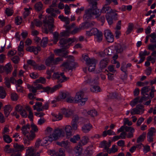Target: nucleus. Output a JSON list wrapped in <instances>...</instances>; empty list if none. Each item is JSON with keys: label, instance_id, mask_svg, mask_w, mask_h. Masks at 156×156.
<instances>
[{"label": "nucleus", "instance_id": "f704fd0d", "mask_svg": "<svg viewBox=\"0 0 156 156\" xmlns=\"http://www.w3.org/2000/svg\"><path fill=\"white\" fill-rule=\"evenodd\" d=\"M43 7V5L40 2H38L36 3L34 6V9L37 11H39L41 10Z\"/></svg>", "mask_w": 156, "mask_h": 156}, {"label": "nucleus", "instance_id": "6ab92c4d", "mask_svg": "<svg viewBox=\"0 0 156 156\" xmlns=\"http://www.w3.org/2000/svg\"><path fill=\"white\" fill-rule=\"evenodd\" d=\"M26 50L30 52H33L35 55H37L38 51L41 50V48L39 46L36 47L33 46H30L26 48Z\"/></svg>", "mask_w": 156, "mask_h": 156}, {"label": "nucleus", "instance_id": "3c124183", "mask_svg": "<svg viewBox=\"0 0 156 156\" xmlns=\"http://www.w3.org/2000/svg\"><path fill=\"white\" fill-rule=\"evenodd\" d=\"M80 139V137L79 135H76L74 136L73 137L71 138L70 139V141L73 143H75Z\"/></svg>", "mask_w": 156, "mask_h": 156}, {"label": "nucleus", "instance_id": "0e129e2a", "mask_svg": "<svg viewBox=\"0 0 156 156\" xmlns=\"http://www.w3.org/2000/svg\"><path fill=\"white\" fill-rule=\"evenodd\" d=\"M156 130L154 127H151L147 133L148 135L154 136V134L156 133Z\"/></svg>", "mask_w": 156, "mask_h": 156}, {"label": "nucleus", "instance_id": "8fccbe9b", "mask_svg": "<svg viewBox=\"0 0 156 156\" xmlns=\"http://www.w3.org/2000/svg\"><path fill=\"white\" fill-rule=\"evenodd\" d=\"M5 12L8 16H10L12 15L13 11L12 8H7L5 9Z\"/></svg>", "mask_w": 156, "mask_h": 156}, {"label": "nucleus", "instance_id": "79ce46f5", "mask_svg": "<svg viewBox=\"0 0 156 156\" xmlns=\"http://www.w3.org/2000/svg\"><path fill=\"white\" fill-rule=\"evenodd\" d=\"M89 140V138L88 136H84L82 137L80 143V144H82V145H84L86 144Z\"/></svg>", "mask_w": 156, "mask_h": 156}, {"label": "nucleus", "instance_id": "bf43d9fd", "mask_svg": "<svg viewBox=\"0 0 156 156\" xmlns=\"http://www.w3.org/2000/svg\"><path fill=\"white\" fill-rule=\"evenodd\" d=\"M11 98L12 100L15 101L18 100V96L16 93H13L11 94Z\"/></svg>", "mask_w": 156, "mask_h": 156}, {"label": "nucleus", "instance_id": "ddd939ff", "mask_svg": "<svg viewBox=\"0 0 156 156\" xmlns=\"http://www.w3.org/2000/svg\"><path fill=\"white\" fill-rule=\"evenodd\" d=\"M62 85L60 84L57 85L52 87H50L48 86L42 87V89L44 92H47L48 94H51L55 92L60 88L62 87Z\"/></svg>", "mask_w": 156, "mask_h": 156}, {"label": "nucleus", "instance_id": "de8ad7c7", "mask_svg": "<svg viewBox=\"0 0 156 156\" xmlns=\"http://www.w3.org/2000/svg\"><path fill=\"white\" fill-rule=\"evenodd\" d=\"M26 136L29 139V140H32L35 138L36 135L34 132L31 130L30 131V133L26 135Z\"/></svg>", "mask_w": 156, "mask_h": 156}, {"label": "nucleus", "instance_id": "c756f323", "mask_svg": "<svg viewBox=\"0 0 156 156\" xmlns=\"http://www.w3.org/2000/svg\"><path fill=\"white\" fill-rule=\"evenodd\" d=\"M83 112L84 113L86 112L87 114L90 115L92 117H94L97 115V112L94 109L90 110L88 111H87L86 110H84Z\"/></svg>", "mask_w": 156, "mask_h": 156}, {"label": "nucleus", "instance_id": "412c9836", "mask_svg": "<svg viewBox=\"0 0 156 156\" xmlns=\"http://www.w3.org/2000/svg\"><path fill=\"white\" fill-rule=\"evenodd\" d=\"M147 59V61H150L152 64H154L156 60V51L152 52L151 55L148 57Z\"/></svg>", "mask_w": 156, "mask_h": 156}, {"label": "nucleus", "instance_id": "72a5a7b5", "mask_svg": "<svg viewBox=\"0 0 156 156\" xmlns=\"http://www.w3.org/2000/svg\"><path fill=\"white\" fill-rule=\"evenodd\" d=\"M42 24L41 21L38 20H35L33 22H31L30 26L31 28H34V25L37 27H40L42 25Z\"/></svg>", "mask_w": 156, "mask_h": 156}, {"label": "nucleus", "instance_id": "774afa93", "mask_svg": "<svg viewBox=\"0 0 156 156\" xmlns=\"http://www.w3.org/2000/svg\"><path fill=\"white\" fill-rule=\"evenodd\" d=\"M150 36L152 38V40H150V41L152 43L156 42V35L155 33L151 34Z\"/></svg>", "mask_w": 156, "mask_h": 156}, {"label": "nucleus", "instance_id": "09e8293b", "mask_svg": "<svg viewBox=\"0 0 156 156\" xmlns=\"http://www.w3.org/2000/svg\"><path fill=\"white\" fill-rule=\"evenodd\" d=\"M53 42L54 44H56L58 41V39L59 35L58 33L55 32L53 33Z\"/></svg>", "mask_w": 156, "mask_h": 156}, {"label": "nucleus", "instance_id": "f3484780", "mask_svg": "<svg viewBox=\"0 0 156 156\" xmlns=\"http://www.w3.org/2000/svg\"><path fill=\"white\" fill-rule=\"evenodd\" d=\"M26 154L27 155L30 156H39L40 154L38 152H36V150L33 147H29L27 150Z\"/></svg>", "mask_w": 156, "mask_h": 156}, {"label": "nucleus", "instance_id": "423d86ee", "mask_svg": "<svg viewBox=\"0 0 156 156\" xmlns=\"http://www.w3.org/2000/svg\"><path fill=\"white\" fill-rule=\"evenodd\" d=\"M83 59L85 61L88 67V70L90 72L94 71L95 68L96 60L94 58L90 59L87 55L83 56Z\"/></svg>", "mask_w": 156, "mask_h": 156}, {"label": "nucleus", "instance_id": "dca6fc26", "mask_svg": "<svg viewBox=\"0 0 156 156\" xmlns=\"http://www.w3.org/2000/svg\"><path fill=\"white\" fill-rule=\"evenodd\" d=\"M104 34L108 42H112L113 41V36L109 30H105Z\"/></svg>", "mask_w": 156, "mask_h": 156}, {"label": "nucleus", "instance_id": "cd10ccee", "mask_svg": "<svg viewBox=\"0 0 156 156\" xmlns=\"http://www.w3.org/2000/svg\"><path fill=\"white\" fill-rule=\"evenodd\" d=\"M74 151L75 153L80 155L82 151V147L81 145L80 144V143H79V144L76 146L74 149Z\"/></svg>", "mask_w": 156, "mask_h": 156}, {"label": "nucleus", "instance_id": "6e6552de", "mask_svg": "<svg viewBox=\"0 0 156 156\" xmlns=\"http://www.w3.org/2000/svg\"><path fill=\"white\" fill-rule=\"evenodd\" d=\"M56 129L54 130L51 128V127H47L46 130H45V133L47 135H49L48 136H46L44 138L42 141V143L41 144V145H44L46 144H48V142L51 143L53 141H56V140H53L52 141H50L49 139H48V137L49 138L50 136V135L53 134L55 130Z\"/></svg>", "mask_w": 156, "mask_h": 156}, {"label": "nucleus", "instance_id": "680f3d73", "mask_svg": "<svg viewBox=\"0 0 156 156\" xmlns=\"http://www.w3.org/2000/svg\"><path fill=\"white\" fill-rule=\"evenodd\" d=\"M9 129L8 126H6L4 127L2 131V135H7L9 132Z\"/></svg>", "mask_w": 156, "mask_h": 156}, {"label": "nucleus", "instance_id": "5701e85b", "mask_svg": "<svg viewBox=\"0 0 156 156\" xmlns=\"http://www.w3.org/2000/svg\"><path fill=\"white\" fill-rule=\"evenodd\" d=\"M30 129V126L29 124L23 126L21 129L22 133L24 135L26 136L29 133Z\"/></svg>", "mask_w": 156, "mask_h": 156}, {"label": "nucleus", "instance_id": "c9c22d12", "mask_svg": "<svg viewBox=\"0 0 156 156\" xmlns=\"http://www.w3.org/2000/svg\"><path fill=\"white\" fill-rule=\"evenodd\" d=\"M125 49V47L124 46H122L120 44H118L115 48L116 51L118 53H121L123 52Z\"/></svg>", "mask_w": 156, "mask_h": 156}, {"label": "nucleus", "instance_id": "e2e57ef3", "mask_svg": "<svg viewBox=\"0 0 156 156\" xmlns=\"http://www.w3.org/2000/svg\"><path fill=\"white\" fill-rule=\"evenodd\" d=\"M64 50L62 49H57L54 50V52L57 55H62L63 53Z\"/></svg>", "mask_w": 156, "mask_h": 156}, {"label": "nucleus", "instance_id": "9d476101", "mask_svg": "<svg viewBox=\"0 0 156 156\" xmlns=\"http://www.w3.org/2000/svg\"><path fill=\"white\" fill-rule=\"evenodd\" d=\"M105 3L101 10V12L103 13H106V14H109V15L112 13L114 16L117 17V14L115 12H116V11L112 9L111 7Z\"/></svg>", "mask_w": 156, "mask_h": 156}, {"label": "nucleus", "instance_id": "4be33fe9", "mask_svg": "<svg viewBox=\"0 0 156 156\" xmlns=\"http://www.w3.org/2000/svg\"><path fill=\"white\" fill-rule=\"evenodd\" d=\"M54 54L51 55L46 60L45 63L48 66H51L54 64Z\"/></svg>", "mask_w": 156, "mask_h": 156}, {"label": "nucleus", "instance_id": "4468645a", "mask_svg": "<svg viewBox=\"0 0 156 156\" xmlns=\"http://www.w3.org/2000/svg\"><path fill=\"white\" fill-rule=\"evenodd\" d=\"M34 86H31L29 84H27V87L30 92L33 93H35L37 90H40L42 88L41 85L38 84L34 83Z\"/></svg>", "mask_w": 156, "mask_h": 156}, {"label": "nucleus", "instance_id": "473e14b6", "mask_svg": "<svg viewBox=\"0 0 156 156\" xmlns=\"http://www.w3.org/2000/svg\"><path fill=\"white\" fill-rule=\"evenodd\" d=\"M69 142L67 140L62 141L61 142H56L57 145L65 148L67 147L69 144Z\"/></svg>", "mask_w": 156, "mask_h": 156}, {"label": "nucleus", "instance_id": "c03bdc74", "mask_svg": "<svg viewBox=\"0 0 156 156\" xmlns=\"http://www.w3.org/2000/svg\"><path fill=\"white\" fill-rule=\"evenodd\" d=\"M14 147L19 151H21L24 149V147L23 145H19L17 144H14Z\"/></svg>", "mask_w": 156, "mask_h": 156}, {"label": "nucleus", "instance_id": "69168bd1", "mask_svg": "<svg viewBox=\"0 0 156 156\" xmlns=\"http://www.w3.org/2000/svg\"><path fill=\"white\" fill-rule=\"evenodd\" d=\"M45 66L43 65H39L36 64L34 69H36L40 70H44L45 69Z\"/></svg>", "mask_w": 156, "mask_h": 156}, {"label": "nucleus", "instance_id": "603ef678", "mask_svg": "<svg viewBox=\"0 0 156 156\" xmlns=\"http://www.w3.org/2000/svg\"><path fill=\"white\" fill-rule=\"evenodd\" d=\"M145 133H143L142 134L140 135L137 139L136 142L137 143L143 141L145 137Z\"/></svg>", "mask_w": 156, "mask_h": 156}, {"label": "nucleus", "instance_id": "0eeeda50", "mask_svg": "<svg viewBox=\"0 0 156 156\" xmlns=\"http://www.w3.org/2000/svg\"><path fill=\"white\" fill-rule=\"evenodd\" d=\"M84 93L82 91L77 92L75 97L76 103H79L81 105H84L87 101V98H84Z\"/></svg>", "mask_w": 156, "mask_h": 156}, {"label": "nucleus", "instance_id": "aec40b11", "mask_svg": "<svg viewBox=\"0 0 156 156\" xmlns=\"http://www.w3.org/2000/svg\"><path fill=\"white\" fill-rule=\"evenodd\" d=\"M149 53H148L147 51L145 50L144 51H140L139 53V57L140 58V60L138 62V64H140L145 59V56L149 55Z\"/></svg>", "mask_w": 156, "mask_h": 156}, {"label": "nucleus", "instance_id": "bb28decb", "mask_svg": "<svg viewBox=\"0 0 156 156\" xmlns=\"http://www.w3.org/2000/svg\"><path fill=\"white\" fill-rule=\"evenodd\" d=\"M42 103L41 102H37L33 106L34 109L38 112L43 111Z\"/></svg>", "mask_w": 156, "mask_h": 156}, {"label": "nucleus", "instance_id": "c85d7f7f", "mask_svg": "<svg viewBox=\"0 0 156 156\" xmlns=\"http://www.w3.org/2000/svg\"><path fill=\"white\" fill-rule=\"evenodd\" d=\"M25 108L29 112V115H28V118L30 119L31 121H32L34 116L32 108L28 105L26 106Z\"/></svg>", "mask_w": 156, "mask_h": 156}, {"label": "nucleus", "instance_id": "7c9ffc66", "mask_svg": "<svg viewBox=\"0 0 156 156\" xmlns=\"http://www.w3.org/2000/svg\"><path fill=\"white\" fill-rule=\"evenodd\" d=\"M109 60L108 58H105L101 60L100 62V65L101 68L105 67L109 62Z\"/></svg>", "mask_w": 156, "mask_h": 156}, {"label": "nucleus", "instance_id": "5fc2aeb1", "mask_svg": "<svg viewBox=\"0 0 156 156\" xmlns=\"http://www.w3.org/2000/svg\"><path fill=\"white\" fill-rule=\"evenodd\" d=\"M23 137V143L26 146H28L30 145V140L26 136Z\"/></svg>", "mask_w": 156, "mask_h": 156}, {"label": "nucleus", "instance_id": "052dcab7", "mask_svg": "<svg viewBox=\"0 0 156 156\" xmlns=\"http://www.w3.org/2000/svg\"><path fill=\"white\" fill-rule=\"evenodd\" d=\"M124 124L123 126H125L126 125H127L128 126H130L132 125V122L131 121H130L128 118H124L123 119Z\"/></svg>", "mask_w": 156, "mask_h": 156}, {"label": "nucleus", "instance_id": "a878e982", "mask_svg": "<svg viewBox=\"0 0 156 156\" xmlns=\"http://www.w3.org/2000/svg\"><path fill=\"white\" fill-rule=\"evenodd\" d=\"M150 90L149 87V86H146L143 87L141 90V93L142 94H143L144 97L147 99L149 97V95L146 93L148 92Z\"/></svg>", "mask_w": 156, "mask_h": 156}, {"label": "nucleus", "instance_id": "b1692460", "mask_svg": "<svg viewBox=\"0 0 156 156\" xmlns=\"http://www.w3.org/2000/svg\"><path fill=\"white\" fill-rule=\"evenodd\" d=\"M4 108V114L5 116L7 117L12 110V107L10 105H5Z\"/></svg>", "mask_w": 156, "mask_h": 156}, {"label": "nucleus", "instance_id": "39448f33", "mask_svg": "<svg viewBox=\"0 0 156 156\" xmlns=\"http://www.w3.org/2000/svg\"><path fill=\"white\" fill-rule=\"evenodd\" d=\"M111 142H108L104 140L100 144V146L104 148V150L106 151L108 153H114L118 151L117 146L115 145H113L110 149H109L111 146Z\"/></svg>", "mask_w": 156, "mask_h": 156}, {"label": "nucleus", "instance_id": "2eb2a0df", "mask_svg": "<svg viewBox=\"0 0 156 156\" xmlns=\"http://www.w3.org/2000/svg\"><path fill=\"white\" fill-rule=\"evenodd\" d=\"M146 100L147 98L144 97H142L141 98L137 97L131 101L130 103V105L132 107H133L137 104L142 103L143 101Z\"/></svg>", "mask_w": 156, "mask_h": 156}, {"label": "nucleus", "instance_id": "f8f14e48", "mask_svg": "<svg viewBox=\"0 0 156 156\" xmlns=\"http://www.w3.org/2000/svg\"><path fill=\"white\" fill-rule=\"evenodd\" d=\"M144 106L141 105H138L136 108L131 110L130 113L132 115H141L144 113Z\"/></svg>", "mask_w": 156, "mask_h": 156}, {"label": "nucleus", "instance_id": "f257e3e1", "mask_svg": "<svg viewBox=\"0 0 156 156\" xmlns=\"http://www.w3.org/2000/svg\"><path fill=\"white\" fill-rule=\"evenodd\" d=\"M89 3L90 7L85 10V14L84 15L83 18L85 20L88 19H92L99 16L101 12L98 9L97 5V2L96 0H87Z\"/></svg>", "mask_w": 156, "mask_h": 156}, {"label": "nucleus", "instance_id": "13d9d810", "mask_svg": "<svg viewBox=\"0 0 156 156\" xmlns=\"http://www.w3.org/2000/svg\"><path fill=\"white\" fill-rule=\"evenodd\" d=\"M22 22V18L20 16H17L15 18V22L17 25H19L21 24Z\"/></svg>", "mask_w": 156, "mask_h": 156}, {"label": "nucleus", "instance_id": "a211bd4d", "mask_svg": "<svg viewBox=\"0 0 156 156\" xmlns=\"http://www.w3.org/2000/svg\"><path fill=\"white\" fill-rule=\"evenodd\" d=\"M63 26L66 28V30H64L60 33V35L62 37L69 36L71 33V27L69 26L64 25Z\"/></svg>", "mask_w": 156, "mask_h": 156}, {"label": "nucleus", "instance_id": "e433bc0d", "mask_svg": "<svg viewBox=\"0 0 156 156\" xmlns=\"http://www.w3.org/2000/svg\"><path fill=\"white\" fill-rule=\"evenodd\" d=\"M90 89L91 92H94L96 93L101 91L100 87L97 85L91 86Z\"/></svg>", "mask_w": 156, "mask_h": 156}, {"label": "nucleus", "instance_id": "ea45409f", "mask_svg": "<svg viewBox=\"0 0 156 156\" xmlns=\"http://www.w3.org/2000/svg\"><path fill=\"white\" fill-rule=\"evenodd\" d=\"M6 95V92L4 88L2 87H0V98H4Z\"/></svg>", "mask_w": 156, "mask_h": 156}, {"label": "nucleus", "instance_id": "338daca9", "mask_svg": "<svg viewBox=\"0 0 156 156\" xmlns=\"http://www.w3.org/2000/svg\"><path fill=\"white\" fill-rule=\"evenodd\" d=\"M24 109L23 106L20 105H16L15 108V110L18 112H20Z\"/></svg>", "mask_w": 156, "mask_h": 156}, {"label": "nucleus", "instance_id": "7ed1b4c3", "mask_svg": "<svg viewBox=\"0 0 156 156\" xmlns=\"http://www.w3.org/2000/svg\"><path fill=\"white\" fill-rule=\"evenodd\" d=\"M46 11L48 13H51L50 15H48L46 16L45 19L43 21L45 32L46 34H48L49 31L52 32L53 31L52 29L54 27L53 23L54 22V19L53 17H55V14L52 12H55L58 14H60V12L58 9L55 10L51 7L47 9Z\"/></svg>", "mask_w": 156, "mask_h": 156}, {"label": "nucleus", "instance_id": "6e6d98bb", "mask_svg": "<svg viewBox=\"0 0 156 156\" xmlns=\"http://www.w3.org/2000/svg\"><path fill=\"white\" fill-rule=\"evenodd\" d=\"M106 17L108 24L109 25H112L113 23V21L111 16L109 14H106Z\"/></svg>", "mask_w": 156, "mask_h": 156}, {"label": "nucleus", "instance_id": "4c0bfd02", "mask_svg": "<svg viewBox=\"0 0 156 156\" xmlns=\"http://www.w3.org/2000/svg\"><path fill=\"white\" fill-rule=\"evenodd\" d=\"M10 146L9 145H6L4 149V151L5 153H11L14 152V150L13 149L10 148Z\"/></svg>", "mask_w": 156, "mask_h": 156}, {"label": "nucleus", "instance_id": "37998d69", "mask_svg": "<svg viewBox=\"0 0 156 156\" xmlns=\"http://www.w3.org/2000/svg\"><path fill=\"white\" fill-rule=\"evenodd\" d=\"M95 35L97 41L98 42H101L102 40V33L101 31H99Z\"/></svg>", "mask_w": 156, "mask_h": 156}, {"label": "nucleus", "instance_id": "2f4dec72", "mask_svg": "<svg viewBox=\"0 0 156 156\" xmlns=\"http://www.w3.org/2000/svg\"><path fill=\"white\" fill-rule=\"evenodd\" d=\"M58 18H59L61 21L64 22L65 23L67 24H68L69 23L70 21L69 18L66 16H64L62 15H60L58 16Z\"/></svg>", "mask_w": 156, "mask_h": 156}, {"label": "nucleus", "instance_id": "49530a36", "mask_svg": "<svg viewBox=\"0 0 156 156\" xmlns=\"http://www.w3.org/2000/svg\"><path fill=\"white\" fill-rule=\"evenodd\" d=\"M48 42V39L47 37L43 38L41 41L40 44L41 46L43 47L46 46Z\"/></svg>", "mask_w": 156, "mask_h": 156}, {"label": "nucleus", "instance_id": "393cba45", "mask_svg": "<svg viewBox=\"0 0 156 156\" xmlns=\"http://www.w3.org/2000/svg\"><path fill=\"white\" fill-rule=\"evenodd\" d=\"M92 125L90 124L84 125L82 127V130L83 133H87L92 128Z\"/></svg>", "mask_w": 156, "mask_h": 156}, {"label": "nucleus", "instance_id": "f03ea898", "mask_svg": "<svg viewBox=\"0 0 156 156\" xmlns=\"http://www.w3.org/2000/svg\"><path fill=\"white\" fill-rule=\"evenodd\" d=\"M72 126L67 125L62 128H57L54 133L50 135L48 139L51 141L53 140H57L61 137H63L66 135L67 138H69L72 134Z\"/></svg>", "mask_w": 156, "mask_h": 156}, {"label": "nucleus", "instance_id": "a19ab883", "mask_svg": "<svg viewBox=\"0 0 156 156\" xmlns=\"http://www.w3.org/2000/svg\"><path fill=\"white\" fill-rule=\"evenodd\" d=\"M3 138L5 142L7 143H10L12 142V140L10 136L8 135H3Z\"/></svg>", "mask_w": 156, "mask_h": 156}, {"label": "nucleus", "instance_id": "20e7f679", "mask_svg": "<svg viewBox=\"0 0 156 156\" xmlns=\"http://www.w3.org/2000/svg\"><path fill=\"white\" fill-rule=\"evenodd\" d=\"M74 58L73 56H69L66 62L63 63L60 66L64 70H72L73 68L78 66L77 63L74 62Z\"/></svg>", "mask_w": 156, "mask_h": 156}, {"label": "nucleus", "instance_id": "4d7b16f0", "mask_svg": "<svg viewBox=\"0 0 156 156\" xmlns=\"http://www.w3.org/2000/svg\"><path fill=\"white\" fill-rule=\"evenodd\" d=\"M147 48L148 50L152 51L153 52L154 51H156L155 50V49H156V44L155 43L149 44Z\"/></svg>", "mask_w": 156, "mask_h": 156}, {"label": "nucleus", "instance_id": "58836bf2", "mask_svg": "<svg viewBox=\"0 0 156 156\" xmlns=\"http://www.w3.org/2000/svg\"><path fill=\"white\" fill-rule=\"evenodd\" d=\"M12 66L10 63H7L4 67V71H5L7 73L11 72L12 69Z\"/></svg>", "mask_w": 156, "mask_h": 156}, {"label": "nucleus", "instance_id": "1a4fd4ad", "mask_svg": "<svg viewBox=\"0 0 156 156\" xmlns=\"http://www.w3.org/2000/svg\"><path fill=\"white\" fill-rule=\"evenodd\" d=\"M125 130L126 132H129L127 135V137L130 138L133 136V133L134 132V129L131 127L127 126H122L117 131L118 133Z\"/></svg>", "mask_w": 156, "mask_h": 156}, {"label": "nucleus", "instance_id": "864d4df0", "mask_svg": "<svg viewBox=\"0 0 156 156\" xmlns=\"http://www.w3.org/2000/svg\"><path fill=\"white\" fill-rule=\"evenodd\" d=\"M46 82V80L44 78L42 77H40L39 79L36 80L35 81L34 83H41L44 84Z\"/></svg>", "mask_w": 156, "mask_h": 156}, {"label": "nucleus", "instance_id": "a18cd8bd", "mask_svg": "<svg viewBox=\"0 0 156 156\" xmlns=\"http://www.w3.org/2000/svg\"><path fill=\"white\" fill-rule=\"evenodd\" d=\"M90 24V23L88 22L83 23L80 25L79 27L80 28V30L82 29H87L88 28V26Z\"/></svg>", "mask_w": 156, "mask_h": 156}, {"label": "nucleus", "instance_id": "9b49d317", "mask_svg": "<svg viewBox=\"0 0 156 156\" xmlns=\"http://www.w3.org/2000/svg\"><path fill=\"white\" fill-rule=\"evenodd\" d=\"M53 78L55 79H57L58 83L65 82L69 79L64 75L63 73H54L53 75Z\"/></svg>", "mask_w": 156, "mask_h": 156}]
</instances>
